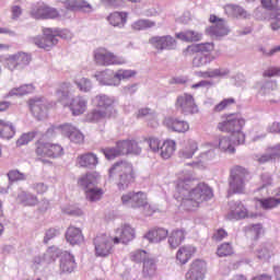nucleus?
<instances>
[{"instance_id": "1", "label": "nucleus", "mask_w": 280, "mask_h": 280, "mask_svg": "<svg viewBox=\"0 0 280 280\" xmlns=\"http://www.w3.org/2000/svg\"><path fill=\"white\" fill-rule=\"evenodd\" d=\"M191 179H179L177 183V200H180L179 209L182 211H196L200 203L213 198V190L209 186L202 184L195 189L189 190Z\"/></svg>"}, {"instance_id": "2", "label": "nucleus", "mask_w": 280, "mask_h": 280, "mask_svg": "<svg viewBox=\"0 0 280 280\" xmlns=\"http://www.w3.org/2000/svg\"><path fill=\"white\" fill-rule=\"evenodd\" d=\"M109 180L117 185L118 189H128L137 180L135 166L126 161L116 162L108 171Z\"/></svg>"}, {"instance_id": "3", "label": "nucleus", "mask_w": 280, "mask_h": 280, "mask_svg": "<svg viewBox=\"0 0 280 280\" xmlns=\"http://www.w3.org/2000/svg\"><path fill=\"white\" fill-rule=\"evenodd\" d=\"M250 178V172L244 166L236 165L230 170L228 196L235 194H244L246 191V183Z\"/></svg>"}, {"instance_id": "4", "label": "nucleus", "mask_w": 280, "mask_h": 280, "mask_svg": "<svg viewBox=\"0 0 280 280\" xmlns=\"http://www.w3.org/2000/svg\"><path fill=\"white\" fill-rule=\"evenodd\" d=\"M35 154L43 163H47L45 159H58L65 154V149L58 143H52L42 138L35 143Z\"/></svg>"}, {"instance_id": "5", "label": "nucleus", "mask_w": 280, "mask_h": 280, "mask_svg": "<svg viewBox=\"0 0 280 280\" xmlns=\"http://www.w3.org/2000/svg\"><path fill=\"white\" fill-rule=\"evenodd\" d=\"M98 178L100 175L92 173L84 175L78 182L81 187H84L85 198L90 200V202H97V200H102V196H104V189L95 187Z\"/></svg>"}, {"instance_id": "6", "label": "nucleus", "mask_w": 280, "mask_h": 280, "mask_svg": "<svg viewBox=\"0 0 280 280\" xmlns=\"http://www.w3.org/2000/svg\"><path fill=\"white\" fill-rule=\"evenodd\" d=\"M95 65L98 67H113L126 65V58L115 55V52L108 50L105 47H98L93 54Z\"/></svg>"}, {"instance_id": "7", "label": "nucleus", "mask_w": 280, "mask_h": 280, "mask_svg": "<svg viewBox=\"0 0 280 280\" xmlns=\"http://www.w3.org/2000/svg\"><path fill=\"white\" fill-rule=\"evenodd\" d=\"M223 121L218 124V130L221 132H237L246 126V119H244L240 114H229L222 116Z\"/></svg>"}, {"instance_id": "8", "label": "nucleus", "mask_w": 280, "mask_h": 280, "mask_svg": "<svg viewBox=\"0 0 280 280\" xmlns=\"http://www.w3.org/2000/svg\"><path fill=\"white\" fill-rule=\"evenodd\" d=\"M175 108L183 115H196L198 113V105L191 94H183L177 97Z\"/></svg>"}, {"instance_id": "9", "label": "nucleus", "mask_w": 280, "mask_h": 280, "mask_svg": "<svg viewBox=\"0 0 280 280\" xmlns=\"http://www.w3.org/2000/svg\"><path fill=\"white\" fill-rule=\"evenodd\" d=\"M209 22L212 23L210 27L206 30L209 36L220 38L222 36H229V27H226V21L222 18H218L215 14H211Z\"/></svg>"}, {"instance_id": "10", "label": "nucleus", "mask_w": 280, "mask_h": 280, "mask_svg": "<svg viewBox=\"0 0 280 280\" xmlns=\"http://www.w3.org/2000/svg\"><path fill=\"white\" fill-rule=\"evenodd\" d=\"M51 132H61L72 141V143H83L84 142V135L80 132L75 127L66 124L60 127H52L47 130L46 135H51Z\"/></svg>"}, {"instance_id": "11", "label": "nucleus", "mask_w": 280, "mask_h": 280, "mask_svg": "<svg viewBox=\"0 0 280 280\" xmlns=\"http://www.w3.org/2000/svg\"><path fill=\"white\" fill-rule=\"evenodd\" d=\"M113 238L106 234H100L94 238L96 257H108L113 253Z\"/></svg>"}, {"instance_id": "12", "label": "nucleus", "mask_w": 280, "mask_h": 280, "mask_svg": "<svg viewBox=\"0 0 280 280\" xmlns=\"http://www.w3.org/2000/svg\"><path fill=\"white\" fill-rule=\"evenodd\" d=\"M150 45L158 49V51H165L176 49V38L172 35H164V36H153L149 39Z\"/></svg>"}, {"instance_id": "13", "label": "nucleus", "mask_w": 280, "mask_h": 280, "mask_svg": "<svg viewBox=\"0 0 280 280\" xmlns=\"http://www.w3.org/2000/svg\"><path fill=\"white\" fill-rule=\"evenodd\" d=\"M28 106L36 119H46L49 108H51V105L43 98H31L28 101Z\"/></svg>"}, {"instance_id": "14", "label": "nucleus", "mask_w": 280, "mask_h": 280, "mask_svg": "<svg viewBox=\"0 0 280 280\" xmlns=\"http://www.w3.org/2000/svg\"><path fill=\"white\" fill-rule=\"evenodd\" d=\"M31 60L32 58H30V55L25 52H20L7 58L5 67H8L10 71H14L16 69H25V67L30 65Z\"/></svg>"}, {"instance_id": "15", "label": "nucleus", "mask_w": 280, "mask_h": 280, "mask_svg": "<svg viewBox=\"0 0 280 280\" xmlns=\"http://www.w3.org/2000/svg\"><path fill=\"white\" fill-rule=\"evenodd\" d=\"M116 237L113 238L114 244H128L137 237V231L135 228L125 224L116 230Z\"/></svg>"}, {"instance_id": "16", "label": "nucleus", "mask_w": 280, "mask_h": 280, "mask_svg": "<svg viewBox=\"0 0 280 280\" xmlns=\"http://www.w3.org/2000/svg\"><path fill=\"white\" fill-rule=\"evenodd\" d=\"M214 49L215 44H213L212 42L192 44L184 50V55L188 57L196 56L198 54H201L202 56H211V51H214Z\"/></svg>"}, {"instance_id": "17", "label": "nucleus", "mask_w": 280, "mask_h": 280, "mask_svg": "<svg viewBox=\"0 0 280 280\" xmlns=\"http://www.w3.org/2000/svg\"><path fill=\"white\" fill-rule=\"evenodd\" d=\"M116 145L121 156H128V154H141V147L137 140H119Z\"/></svg>"}, {"instance_id": "18", "label": "nucleus", "mask_w": 280, "mask_h": 280, "mask_svg": "<svg viewBox=\"0 0 280 280\" xmlns=\"http://www.w3.org/2000/svg\"><path fill=\"white\" fill-rule=\"evenodd\" d=\"M33 43L36 45V47H39V49H46L49 51L51 47L58 45V38L56 35L49 34L48 28L44 31V36L34 37Z\"/></svg>"}, {"instance_id": "19", "label": "nucleus", "mask_w": 280, "mask_h": 280, "mask_svg": "<svg viewBox=\"0 0 280 280\" xmlns=\"http://www.w3.org/2000/svg\"><path fill=\"white\" fill-rule=\"evenodd\" d=\"M226 218L228 220H244V218H248V210L242 201H233L230 203V211Z\"/></svg>"}, {"instance_id": "20", "label": "nucleus", "mask_w": 280, "mask_h": 280, "mask_svg": "<svg viewBox=\"0 0 280 280\" xmlns=\"http://www.w3.org/2000/svg\"><path fill=\"white\" fill-rule=\"evenodd\" d=\"M65 237L71 246H80L81 244H84V234L82 233V230L73 225H70L67 229Z\"/></svg>"}, {"instance_id": "21", "label": "nucleus", "mask_w": 280, "mask_h": 280, "mask_svg": "<svg viewBox=\"0 0 280 280\" xmlns=\"http://www.w3.org/2000/svg\"><path fill=\"white\" fill-rule=\"evenodd\" d=\"M32 16H34V19H58L60 13L55 8L42 4L32 10Z\"/></svg>"}, {"instance_id": "22", "label": "nucleus", "mask_w": 280, "mask_h": 280, "mask_svg": "<svg viewBox=\"0 0 280 280\" xmlns=\"http://www.w3.org/2000/svg\"><path fill=\"white\" fill-rule=\"evenodd\" d=\"M142 279L152 280L155 279V277H159V265L156 264V260L151 257L148 260H144L142 264V270H141Z\"/></svg>"}, {"instance_id": "23", "label": "nucleus", "mask_w": 280, "mask_h": 280, "mask_svg": "<svg viewBox=\"0 0 280 280\" xmlns=\"http://www.w3.org/2000/svg\"><path fill=\"white\" fill-rule=\"evenodd\" d=\"M164 124L173 132L185 133L189 130V122L178 118L168 117L164 120Z\"/></svg>"}, {"instance_id": "24", "label": "nucleus", "mask_w": 280, "mask_h": 280, "mask_svg": "<svg viewBox=\"0 0 280 280\" xmlns=\"http://www.w3.org/2000/svg\"><path fill=\"white\" fill-rule=\"evenodd\" d=\"M196 253H198V248L196 246L184 245L177 250L176 259L179 261V264H182V266H184V264H187V261H189V259H191Z\"/></svg>"}, {"instance_id": "25", "label": "nucleus", "mask_w": 280, "mask_h": 280, "mask_svg": "<svg viewBox=\"0 0 280 280\" xmlns=\"http://www.w3.org/2000/svg\"><path fill=\"white\" fill-rule=\"evenodd\" d=\"M167 235H168L167 230L163 228H153L149 230V232L144 235V237L149 242L159 244V242H163V240H166Z\"/></svg>"}, {"instance_id": "26", "label": "nucleus", "mask_w": 280, "mask_h": 280, "mask_svg": "<svg viewBox=\"0 0 280 280\" xmlns=\"http://www.w3.org/2000/svg\"><path fill=\"white\" fill-rule=\"evenodd\" d=\"M198 152V142L196 140L188 139L184 141L183 148L179 152L180 159H192L194 154Z\"/></svg>"}, {"instance_id": "27", "label": "nucleus", "mask_w": 280, "mask_h": 280, "mask_svg": "<svg viewBox=\"0 0 280 280\" xmlns=\"http://www.w3.org/2000/svg\"><path fill=\"white\" fill-rule=\"evenodd\" d=\"M174 152H176V141L172 139L164 140L160 148L161 159L167 161V159H172L174 156Z\"/></svg>"}, {"instance_id": "28", "label": "nucleus", "mask_w": 280, "mask_h": 280, "mask_svg": "<svg viewBox=\"0 0 280 280\" xmlns=\"http://www.w3.org/2000/svg\"><path fill=\"white\" fill-rule=\"evenodd\" d=\"M186 235H187V231H185V229L173 230L168 236V244L171 248H178L180 244L185 242Z\"/></svg>"}, {"instance_id": "29", "label": "nucleus", "mask_w": 280, "mask_h": 280, "mask_svg": "<svg viewBox=\"0 0 280 280\" xmlns=\"http://www.w3.org/2000/svg\"><path fill=\"white\" fill-rule=\"evenodd\" d=\"M60 270L66 275H70L75 270V257L73 255L66 253L60 258Z\"/></svg>"}, {"instance_id": "30", "label": "nucleus", "mask_w": 280, "mask_h": 280, "mask_svg": "<svg viewBox=\"0 0 280 280\" xmlns=\"http://www.w3.org/2000/svg\"><path fill=\"white\" fill-rule=\"evenodd\" d=\"M175 37L178 38V40H183L184 43H198L199 40H202V33L188 30L176 33Z\"/></svg>"}, {"instance_id": "31", "label": "nucleus", "mask_w": 280, "mask_h": 280, "mask_svg": "<svg viewBox=\"0 0 280 280\" xmlns=\"http://www.w3.org/2000/svg\"><path fill=\"white\" fill-rule=\"evenodd\" d=\"M97 163V155L93 153L81 154L77 158V165L80 167H95Z\"/></svg>"}, {"instance_id": "32", "label": "nucleus", "mask_w": 280, "mask_h": 280, "mask_svg": "<svg viewBox=\"0 0 280 280\" xmlns=\"http://www.w3.org/2000/svg\"><path fill=\"white\" fill-rule=\"evenodd\" d=\"M107 21L114 27H124L128 21V13L126 12H113L108 15Z\"/></svg>"}, {"instance_id": "33", "label": "nucleus", "mask_w": 280, "mask_h": 280, "mask_svg": "<svg viewBox=\"0 0 280 280\" xmlns=\"http://www.w3.org/2000/svg\"><path fill=\"white\" fill-rule=\"evenodd\" d=\"M115 102L106 95H98L93 100V105L101 110H108L110 113Z\"/></svg>"}, {"instance_id": "34", "label": "nucleus", "mask_w": 280, "mask_h": 280, "mask_svg": "<svg viewBox=\"0 0 280 280\" xmlns=\"http://www.w3.org/2000/svg\"><path fill=\"white\" fill-rule=\"evenodd\" d=\"M14 125L8 120L0 119V137L2 139H12L15 135Z\"/></svg>"}, {"instance_id": "35", "label": "nucleus", "mask_w": 280, "mask_h": 280, "mask_svg": "<svg viewBox=\"0 0 280 280\" xmlns=\"http://www.w3.org/2000/svg\"><path fill=\"white\" fill-rule=\"evenodd\" d=\"M224 10L225 14H229V16H233L234 19H246L248 16L246 10L242 9V7H237L234 4L225 5Z\"/></svg>"}, {"instance_id": "36", "label": "nucleus", "mask_w": 280, "mask_h": 280, "mask_svg": "<svg viewBox=\"0 0 280 280\" xmlns=\"http://www.w3.org/2000/svg\"><path fill=\"white\" fill-rule=\"evenodd\" d=\"M70 109L73 115H82L86 110V101L82 97L73 98Z\"/></svg>"}, {"instance_id": "37", "label": "nucleus", "mask_w": 280, "mask_h": 280, "mask_svg": "<svg viewBox=\"0 0 280 280\" xmlns=\"http://www.w3.org/2000/svg\"><path fill=\"white\" fill-rule=\"evenodd\" d=\"M30 93H34V85H22L20 88H13L9 93H8V97H19V96H23V95H30Z\"/></svg>"}, {"instance_id": "38", "label": "nucleus", "mask_w": 280, "mask_h": 280, "mask_svg": "<svg viewBox=\"0 0 280 280\" xmlns=\"http://www.w3.org/2000/svg\"><path fill=\"white\" fill-rule=\"evenodd\" d=\"M215 60L213 55H195L192 59V67L200 68L209 65Z\"/></svg>"}, {"instance_id": "39", "label": "nucleus", "mask_w": 280, "mask_h": 280, "mask_svg": "<svg viewBox=\"0 0 280 280\" xmlns=\"http://www.w3.org/2000/svg\"><path fill=\"white\" fill-rule=\"evenodd\" d=\"M148 207H150V203L148 202V195L143 191L136 192L133 209H145Z\"/></svg>"}, {"instance_id": "40", "label": "nucleus", "mask_w": 280, "mask_h": 280, "mask_svg": "<svg viewBox=\"0 0 280 280\" xmlns=\"http://www.w3.org/2000/svg\"><path fill=\"white\" fill-rule=\"evenodd\" d=\"M276 156H280V143L276 147L269 148V153H265L258 158V163H268Z\"/></svg>"}, {"instance_id": "41", "label": "nucleus", "mask_w": 280, "mask_h": 280, "mask_svg": "<svg viewBox=\"0 0 280 280\" xmlns=\"http://www.w3.org/2000/svg\"><path fill=\"white\" fill-rule=\"evenodd\" d=\"M150 258H151L150 254H148L143 249H137V250L130 253V259H131V261H135L136 264L143 265Z\"/></svg>"}, {"instance_id": "42", "label": "nucleus", "mask_w": 280, "mask_h": 280, "mask_svg": "<svg viewBox=\"0 0 280 280\" xmlns=\"http://www.w3.org/2000/svg\"><path fill=\"white\" fill-rule=\"evenodd\" d=\"M69 91H71V83L63 82L59 85L57 91V100L65 104L69 100Z\"/></svg>"}, {"instance_id": "43", "label": "nucleus", "mask_w": 280, "mask_h": 280, "mask_svg": "<svg viewBox=\"0 0 280 280\" xmlns=\"http://www.w3.org/2000/svg\"><path fill=\"white\" fill-rule=\"evenodd\" d=\"M112 112L100 109L96 107L90 115L89 120L90 121H101V119H106V117H110Z\"/></svg>"}, {"instance_id": "44", "label": "nucleus", "mask_w": 280, "mask_h": 280, "mask_svg": "<svg viewBox=\"0 0 280 280\" xmlns=\"http://www.w3.org/2000/svg\"><path fill=\"white\" fill-rule=\"evenodd\" d=\"M219 148L223 152H229L230 154L235 153V147H233V142H231V138L221 137L219 140Z\"/></svg>"}, {"instance_id": "45", "label": "nucleus", "mask_w": 280, "mask_h": 280, "mask_svg": "<svg viewBox=\"0 0 280 280\" xmlns=\"http://www.w3.org/2000/svg\"><path fill=\"white\" fill-rule=\"evenodd\" d=\"M233 253L234 249L231 243H222L217 249L218 257H231Z\"/></svg>"}, {"instance_id": "46", "label": "nucleus", "mask_w": 280, "mask_h": 280, "mask_svg": "<svg viewBox=\"0 0 280 280\" xmlns=\"http://www.w3.org/2000/svg\"><path fill=\"white\" fill-rule=\"evenodd\" d=\"M258 202L262 209H275V207H279L280 205L276 196L266 199H258Z\"/></svg>"}, {"instance_id": "47", "label": "nucleus", "mask_w": 280, "mask_h": 280, "mask_svg": "<svg viewBox=\"0 0 280 280\" xmlns=\"http://www.w3.org/2000/svg\"><path fill=\"white\" fill-rule=\"evenodd\" d=\"M155 23L150 20H138L132 24V30L141 32V30H148L154 27Z\"/></svg>"}, {"instance_id": "48", "label": "nucleus", "mask_w": 280, "mask_h": 280, "mask_svg": "<svg viewBox=\"0 0 280 280\" xmlns=\"http://www.w3.org/2000/svg\"><path fill=\"white\" fill-rule=\"evenodd\" d=\"M235 104V98H224L219 104L214 106V113H222V110H226V108H231Z\"/></svg>"}, {"instance_id": "49", "label": "nucleus", "mask_w": 280, "mask_h": 280, "mask_svg": "<svg viewBox=\"0 0 280 280\" xmlns=\"http://www.w3.org/2000/svg\"><path fill=\"white\" fill-rule=\"evenodd\" d=\"M145 142L148 143L151 151L154 153L161 152V145H163V142H161V139L156 137H149L145 139Z\"/></svg>"}, {"instance_id": "50", "label": "nucleus", "mask_w": 280, "mask_h": 280, "mask_svg": "<svg viewBox=\"0 0 280 280\" xmlns=\"http://www.w3.org/2000/svg\"><path fill=\"white\" fill-rule=\"evenodd\" d=\"M102 152L107 161H113L114 159H117V156H121L119 148H117V144L115 148L103 149Z\"/></svg>"}, {"instance_id": "51", "label": "nucleus", "mask_w": 280, "mask_h": 280, "mask_svg": "<svg viewBox=\"0 0 280 280\" xmlns=\"http://www.w3.org/2000/svg\"><path fill=\"white\" fill-rule=\"evenodd\" d=\"M224 75H229V71L228 70H220V69H215L213 71H205V72H199V77L200 78H222Z\"/></svg>"}, {"instance_id": "52", "label": "nucleus", "mask_w": 280, "mask_h": 280, "mask_svg": "<svg viewBox=\"0 0 280 280\" xmlns=\"http://www.w3.org/2000/svg\"><path fill=\"white\" fill-rule=\"evenodd\" d=\"M75 84H77L78 89L80 91H82L83 93H89V91H91V89H93V84L91 83V80H89L86 78H82V79L75 81Z\"/></svg>"}, {"instance_id": "53", "label": "nucleus", "mask_w": 280, "mask_h": 280, "mask_svg": "<svg viewBox=\"0 0 280 280\" xmlns=\"http://www.w3.org/2000/svg\"><path fill=\"white\" fill-rule=\"evenodd\" d=\"M137 75V71L135 70H118L114 78L116 80H130V78H135Z\"/></svg>"}, {"instance_id": "54", "label": "nucleus", "mask_w": 280, "mask_h": 280, "mask_svg": "<svg viewBox=\"0 0 280 280\" xmlns=\"http://www.w3.org/2000/svg\"><path fill=\"white\" fill-rule=\"evenodd\" d=\"M135 191L127 192L121 196V203L125 205V207H131L133 209L135 207V197H136Z\"/></svg>"}, {"instance_id": "55", "label": "nucleus", "mask_w": 280, "mask_h": 280, "mask_svg": "<svg viewBox=\"0 0 280 280\" xmlns=\"http://www.w3.org/2000/svg\"><path fill=\"white\" fill-rule=\"evenodd\" d=\"M36 137L35 132H28L24 133L20 137V139L16 141L18 145H27L30 141H34V138Z\"/></svg>"}, {"instance_id": "56", "label": "nucleus", "mask_w": 280, "mask_h": 280, "mask_svg": "<svg viewBox=\"0 0 280 280\" xmlns=\"http://www.w3.org/2000/svg\"><path fill=\"white\" fill-rule=\"evenodd\" d=\"M232 139L234 143H237V145H242V143H245L246 141V135H244V131H242V129H238V131H234V133H232Z\"/></svg>"}, {"instance_id": "57", "label": "nucleus", "mask_w": 280, "mask_h": 280, "mask_svg": "<svg viewBox=\"0 0 280 280\" xmlns=\"http://www.w3.org/2000/svg\"><path fill=\"white\" fill-rule=\"evenodd\" d=\"M8 178L11 183H16L19 180H25V175L19 171H11L8 173Z\"/></svg>"}, {"instance_id": "58", "label": "nucleus", "mask_w": 280, "mask_h": 280, "mask_svg": "<svg viewBox=\"0 0 280 280\" xmlns=\"http://www.w3.org/2000/svg\"><path fill=\"white\" fill-rule=\"evenodd\" d=\"M277 75H280V67H271L262 73L264 78H275Z\"/></svg>"}, {"instance_id": "59", "label": "nucleus", "mask_w": 280, "mask_h": 280, "mask_svg": "<svg viewBox=\"0 0 280 280\" xmlns=\"http://www.w3.org/2000/svg\"><path fill=\"white\" fill-rule=\"evenodd\" d=\"M225 237H229V233H226V230L219 229L213 234L212 240H214L215 242H222V240H225Z\"/></svg>"}, {"instance_id": "60", "label": "nucleus", "mask_w": 280, "mask_h": 280, "mask_svg": "<svg viewBox=\"0 0 280 280\" xmlns=\"http://www.w3.org/2000/svg\"><path fill=\"white\" fill-rule=\"evenodd\" d=\"M260 3L265 10H275L279 3V0H260Z\"/></svg>"}, {"instance_id": "61", "label": "nucleus", "mask_w": 280, "mask_h": 280, "mask_svg": "<svg viewBox=\"0 0 280 280\" xmlns=\"http://www.w3.org/2000/svg\"><path fill=\"white\" fill-rule=\"evenodd\" d=\"M78 10H82V12H93V5L85 0H78Z\"/></svg>"}, {"instance_id": "62", "label": "nucleus", "mask_w": 280, "mask_h": 280, "mask_svg": "<svg viewBox=\"0 0 280 280\" xmlns=\"http://www.w3.org/2000/svg\"><path fill=\"white\" fill-rule=\"evenodd\" d=\"M262 229H264V226L261 225V223L252 224V225L247 226V231H249L250 233H255L256 240L259 238V235H260Z\"/></svg>"}, {"instance_id": "63", "label": "nucleus", "mask_w": 280, "mask_h": 280, "mask_svg": "<svg viewBox=\"0 0 280 280\" xmlns=\"http://www.w3.org/2000/svg\"><path fill=\"white\" fill-rule=\"evenodd\" d=\"M63 4L67 10L78 11V0H66Z\"/></svg>"}, {"instance_id": "64", "label": "nucleus", "mask_w": 280, "mask_h": 280, "mask_svg": "<svg viewBox=\"0 0 280 280\" xmlns=\"http://www.w3.org/2000/svg\"><path fill=\"white\" fill-rule=\"evenodd\" d=\"M11 14H12V19L16 20V19H19V16H21L23 14V9H21V7H19V5H13L11 8Z\"/></svg>"}]
</instances>
